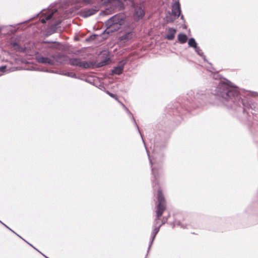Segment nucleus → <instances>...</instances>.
<instances>
[{
  "instance_id": "obj_1",
  "label": "nucleus",
  "mask_w": 258,
  "mask_h": 258,
  "mask_svg": "<svg viewBox=\"0 0 258 258\" xmlns=\"http://www.w3.org/2000/svg\"><path fill=\"white\" fill-rule=\"evenodd\" d=\"M216 95L223 99L224 103L231 101L237 97V87L230 82H222L219 84L216 90Z\"/></svg>"
},
{
  "instance_id": "obj_2",
  "label": "nucleus",
  "mask_w": 258,
  "mask_h": 258,
  "mask_svg": "<svg viewBox=\"0 0 258 258\" xmlns=\"http://www.w3.org/2000/svg\"><path fill=\"white\" fill-rule=\"evenodd\" d=\"M157 199L158 205L156 207V218L154 222L155 228L151 234L152 242L154 240L161 225L165 222V221H162L161 223L159 222L160 218L166 209L165 201L160 190L158 191Z\"/></svg>"
},
{
  "instance_id": "obj_3",
  "label": "nucleus",
  "mask_w": 258,
  "mask_h": 258,
  "mask_svg": "<svg viewBox=\"0 0 258 258\" xmlns=\"http://www.w3.org/2000/svg\"><path fill=\"white\" fill-rule=\"evenodd\" d=\"M124 20V16L122 14L114 15L110 18L106 22V28L103 35L109 34L118 30L123 23Z\"/></svg>"
},
{
  "instance_id": "obj_4",
  "label": "nucleus",
  "mask_w": 258,
  "mask_h": 258,
  "mask_svg": "<svg viewBox=\"0 0 258 258\" xmlns=\"http://www.w3.org/2000/svg\"><path fill=\"white\" fill-rule=\"evenodd\" d=\"M36 59L38 62L44 64H54L56 62L64 63L67 60V57L64 55H60L58 57H45L42 55H37Z\"/></svg>"
},
{
  "instance_id": "obj_5",
  "label": "nucleus",
  "mask_w": 258,
  "mask_h": 258,
  "mask_svg": "<svg viewBox=\"0 0 258 258\" xmlns=\"http://www.w3.org/2000/svg\"><path fill=\"white\" fill-rule=\"evenodd\" d=\"M181 13L180 4L178 2H176L172 5L171 18L167 17L166 21L168 22H172L175 19L178 17Z\"/></svg>"
},
{
  "instance_id": "obj_6",
  "label": "nucleus",
  "mask_w": 258,
  "mask_h": 258,
  "mask_svg": "<svg viewBox=\"0 0 258 258\" xmlns=\"http://www.w3.org/2000/svg\"><path fill=\"white\" fill-rule=\"evenodd\" d=\"M70 64L74 66L80 67L84 68H88L90 64L86 61H82L79 58H71L69 60Z\"/></svg>"
},
{
  "instance_id": "obj_7",
  "label": "nucleus",
  "mask_w": 258,
  "mask_h": 258,
  "mask_svg": "<svg viewBox=\"0 0 258 258\" xmlns=\"http://www.w3.org/2000/svg\"><path fill=\"white\" fill-rule=\"evenodd\" d=\"M144 14V11L141 5H137L135 7L134 17L135 19L140 20L142 19Z\"/></svg>"
},
{
  "instance_id": "obj_8",
  "label": "nucleus",
  "mask_w": 258,
  "mask_h": 258,
  "mask_svg": "<svg viewBox=\"0 0 258 258\" xmlns=\"http://www.w3.org/2000/svg\"><path fill=\"white\" fill-rule=\"evenodd\" d=\"M57 12L56 10H53L51 11H42L41 12V15H45V18H41V21L42 23H45L46 22L52 18L53 15Z\"/></svg>"
},
{
  "instance_id": "obj_9",
  "label": "nucleus",
  "mask_w": 258,
  "mask_h": 258,
  "mask_svg": "<svg viewBox=\"0 0 258 258\" xmlns=\"http://www.w3.org/2000/svg\"><path fill=\"white\" fill-rule=\"evenodd\" d=\"M237 96V97L236 96L235 97L236 99H234L233 101H231V100H230L229 103L228 102H225V105L229 107L234 108L235 106H239L241 103L242 104H243L242 101L240 100L238 94Z\"/></svg>"
},
{
  "instance_id": "obj_10",
  "label": "nucleus",
  "mask_w": 258,
  "mask_h": 258,
  "mask_svg": "<svg viewBox=\"0 0 258 258\" xmlns=\"http://www.w3.org/2000/svg\"><path fill=\"white\" fill-rule=\"evenodd\" d=\"M99 11L98 8H91L88 9H85L82 12V16L84 17H88L95 14L97 11Z\"/></svg>"
},
{
  "instance_id": "obj_11",
  "label": "nucleus",
  "mask_w": 258,
  "mask_h": 258,
  "mask_svg": "<svg viewBox=\"0 0 258 258\" xmlns=\"http://www.w3.org/2000/svg\"><path fill=\"white\" fill-rule=\"evenodd\" d=\"M176 33V30L175 29L169 28L167 29V33L166 35L165 38L168 40H173L175 37Z\"/></svg>"
},
{
  "instance_id": "obj_12",
  "label": "nucleus",
  "mask_w": 258,
  "mask_h": 258,
  "mask_svg": "<svg viewBox=\"0 0 258 258\" xmlns=\"http://www.w3.org/2000/svg\"><path fill=\"white\" fill-rule=\"evenodd\" d=\"M106 93L108 95H109L111 97H112V98H114L115 100H117V101L119 102V103L121 104V105L122 106V107H123V109L126 111V112L127 113H128V114H130V115L131 116H132V117L133 119L134 120H135V119H134V117H133L132 114L131 113V112L129 111V110H128V109L125 107V105H124L122 103H121V102H120V101L118 100L117 98L116 97V96L114 94H112V93H111L109 92V91H107L106 92Z\"/></svg>"
},
{
  "instance_id": "obj_13",
  "label": "nucleus",
  "mask_w": 258,
  "mask_h": 258,
  "mask_svg": "<svg viewBox=\"0 0 258 258\" xmlns=\"http://www.w3.org/2000/svg\"><path fill=\"white\" fill-rule=\"evenodd\" d=\"M125 63L123 62L118 65V66L115 67L113 70H112V72L114 74L116 75H120L122 73L124 65Z\"/></svg>"
},
{
  "instance_id": "obj_14",
  "label": "nucleus",
  "mask_w": 258,
  "mask_h": 258,
  "mask_svg": "<svg viewBox=\"0 0 258 258\" xmlns=\"http://www.w3.org/2000/svg\"><path fill=\"white\" fill-rule=\"evenodd\" d=\"M134 36V34L132 32H128L120 37V40L127 41L131 39Z\"/></svg>"
},
{
  "instance_id": "obj_15",
  "label": "nucleus",
  "mask_w": 258,
  "mask_h": 258,
  "mask_svg": "<svg viewBox=\"0 0 258 258\" xmlns=\"http://www.w3.org/2000/svg\"><path fill=\"white\" fill-rule=\"evenodd\" d=\"M177 38H178V41L180 43H182V44L185 43L187 39V37L186 35L183 33L179 34L178 35Z\"/></svg>"
},
{
  "instance_id": "obj_16",
  "label": "nucleus",
  "mask_w": 258,
  "mask_h": 258,
  "mask_svg": "<svg viewBox=\"0 0 258 258\" xmlns=\"http://www.w3.org/2000/svg\"><path fill=\"white\" fill-rule=\"evenodd\" d=\"M188 44L189 46L193 47L194 48L197 46V43L196 42L195 39L193 38H191L189 39Z\"/></svg>"
},
{
  "instance_id": "obj_17",
  "label": "nucleus",
  "mask_w": 258,
  "mask_h": 258,
  "mask_svg": "<svg viewBox=\"0 0 258 258\" xmlns=\"http://www.w3.org/2000/svg\"><path fill=\"white\" fill-rule=\"evenodd\" d=\"M195 51L197 52V53L200 56L203 57V58L205 60L206 59H205V56L203 55V53L202 51V50L199 48L198 47V46H197L195 48Z\"/></svg>"
},
{
  "instance_id": "obj_18",
  "label": "nucleus",
  "mask_w": 258,
  "mask_h": 258,
  "mask_svg": "<svg viewBox=\"0 0 258 258\" xmlns=\"http://www.w3.org/2000/svg\"><path fill=\"white\" fill-rule=\"evenodd\" d=\"M13 46V47L14 48V49H15L16 50H21L22 49L20 47L19 45L16 43H14Z\"/></svg>"
},
{
  "instance_id": "obj_19",
  "label": "nucleus",
  "mask_w": 258,
  "mask_h": 258,
  "mask_svg": "<svg viewBox=\"0 0 258 258\" xmlns=\"http://www.w3.org/2000/svg\"><path fill=\"white\" fill-rule=\"evenodd\" d=\"M6 66H2L0 67V71L1 72H4L6 70Z\"/></svg>"
},
{
  "instance_id": "obj_20",
  "label": "nucleus",
  "mask_w": 258,
  "mask_h": 258,
  "mask_svg": "<svg viewBox=\"0 0 258 258\" xmlns=\"http://www.w3.org/2000/svg\"><path fill=\"white\" fill-rule=\"evenodd\" d=\"M65 75L69 76H71V77H74V76H75L74 74H73L72 73H70L66 74Z\"/></svg>"
},
{
  "instance_id": "obj_21",
  "label": "nucleus",
  "mask_w": 258,
  "mask_h": 258,
  "mask_svg": "<svg viewBox=\"0 0 258 258\" xmlns=\"http://www.w3.org/2000/svg\"><path fill=\"white\" fill-rule=\"evenodd\" d=\"M0 223L5 225L7 228L10 229V230L12 231V229H11L9 227H8L7 225H6L4 223H3L1 221H0Z\"/></svg>"
},
{
  "instance_id": "obj_22",
  "label": "nucleus",
  "mask_w": 258,
  "mask_h": 258,
  "mask_svg": "<svg viewBox=\"0 0 258 258\" xmlns=\"http://www.w3.org/2000/svg\"><path fill=\"white\" fill-rule=\"evenodd\" d=\"M84 2L89 4L90 3V0H83Z\"/></svg>"
},
{
  "instance_id": "obj_23",
  "label": "nucleus",
  "mask_w": 258,
  "mask_h": 258,
  "mask_svg": "<svg viewBox=\"0 0 258 258\" xmlns=\"http://www.w3.org/2000/svg\"><path fill=\"white\" fill-rule=\"evenodd\" d=\"M155 170L154 169H152V173L153 174L155 175V176H156V175H155Z\"/></svg>"
},
{
  "instance_id": "obj_24",
  "label": "nucleus",
  "mask_w": 258,
  "mask_h": 258,
  "mask_svg": "<svg viewBox=\"0 0 258 258\" xmlns=\"http://www.w3.org/2000/svg\"><path fill=\"white\" fill-rule=\"evenodd\" d=\"M149 160H150V163H151V164H152V160H151V159L150 158H149Z\"/></svg>"
},
{
  "instance_id": "obj_25",
  "label": "nucleus",
  "mask_w": 258,
  "mask_h": 258,
  "mask_svg": "<svg viewBox=\"0 0 258 258\" xmlns=\"http://www.w3.org/2000/svg\"><path fill=\"white\" fill-rule=\"evenodd\" d=\"M47 258H48V257H47Z\"/></svg>"
},
{
  "instance_id": "obj_26",
  "label": "nucleus",
  "mask_w": 258,
  "mask_h": 258,
  "mask_svg": "<svg viewBox=\"0 0 258 258\" xmlns=\"http://www.w3.org/2000/svg\"><path fill=\"white\" fill-rule=\"evenodd\" d=\"M47 258H48V257H47Z\"/></svg>"
},
{
  "instance_id": "obj_27",
  "label": "nucleus",
  "mask_w": 258,
  "mask_h": 258,
  "mask_svg": "<svg viewBox=\"0 0 258 258\" xmlns=\"http://www.w3.org/2000/svg\"><path fill=\"white\" fill-rule=\"evenodd\" d=\"M47 258H48V257H47Z\"/></svg>"
}]
</instances>
